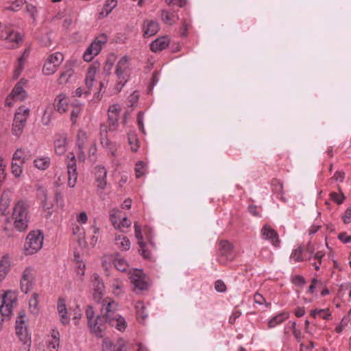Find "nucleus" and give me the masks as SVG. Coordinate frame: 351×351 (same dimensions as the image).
I'll return each instance as SVG.
<instances>
[{
    "mask_svg": "<svg viewBox=\"0 0 351 351\" xmlns=\"http://www.w3.org/2000/svg\"><path fill=\"white\" fill-rule=\"evenodd\" d=\"M102 312L106 316L108 324L119 331H124L127 324L123 317L117 313V304L111 298L102 300Z\"/></svg>",
    "mask_w": 351,
    "mask_h": 351,
    "instance_id": "nucleus-1",
    "label": "nucleus"
},
{
    "mask_svg": "<svg viewBox=\"0 0 351 351\" xmlns=\"http://www.w3.org/2000/svg\"><path fill=\"white\" fill-rule=\"evenodd\" d=\"M12 218L14 227L18 231L26 230L29 221L28 204L23 200L19 201L13 208Z\"/></svg>",
    "mask_w": 351,
    "mask_h": 351,
    "instance_id": "nucleus-2",
    "label": "nucleus"
},
{
    "mask_svg": "<svg viewBox=\"0 0 351 351\" xmlns=\"http://www.w3.org/2000/svg\"><path fill=\"white\" fill-rule=\"evenodd\" d=\"M16 334L19 337L21 342L27 348L31 346V336L29 334L27 329V319L25 312L21 311L19 313L15 322ZM29 351V349L27 350Z\"/></svg>",
    "mask_w": 351,
    "mask_h": 351,
    "instance_id": "nucleus-3",
    "label": "nucleus"
},
{
    "mask_svg": "<svg viewBox=\"0 0 351 351\" xmlns=\"http://www.w3.org/2000/svg\"><path fill=\"white\" fill-rule=\"evenodd\" d=\"M43 235L40 230L29 232L24 245L25 254L32 255L38 252L43 247Z\"/></svg>",
    "mask_w": 351,
    "mask_h": 351,
    "instance_id": "nucleus-4",
    "label": "nucleus"
},
{
    "mask_svg": "<svg viewBox=\"0 0 351 351\" xmlns=\"http://www.w3.org/2000/svg\"><path fill=\"white\" fill-rule=\"evenodd\" d=\"M29 115V109L24 106L16 110L12 123V134L19 137L23 132L27 119Z\"/></svg>",
    "mask_w": 351,
    "mask_h": 351,
    "instance_id": "nucleus-5",
    "label": "nucleus"
},
{
    "mask_svg": "<svg viewBox=\"0 0 351 351\" xmlns=\"http://www.w3.org/2000/svg\"><path fill=\"white\" fill-rule=\"evenodd\" d=\"M106 42L107 36L104 34H102L95 38L84 52L83 56L84 60L86 62L91 61L93 58L100 52L102 47L106 43Z\"/></svg>",
    "mask_w": 351,
    "mask_h": 351,
    "instance_id": "nucleus-6",
    "label": "nucleus"
},
{
    "mask_svg": "<svg viewBox=\"0 0 351 351\" xmlns=\"http://www.w3.org/2000/svg\"><path fill=\"white\" fill-rule=\"evenodd\" d=\"M67 174H68V186L71 188H73L77 180V165L76 158L75 154L73 152H69L67 154L66 159Z\"/></svg>",
    "mask_w": 351,
    "mask_h": 351,
    "instance_id": "nucleus-7",
    "label": "nucleus"
},
{
    "mask_svg": "<svg viewBox=\"0 0 351 351\" xmlns=\"http://www.w3.org/2000/svg\"><path fill=\"white\" fill-rule=\"evenodd\" d=\"M64 60L62 53L57 52L50 55L47 59L43 68V72L46 75L54 73Z\"/></svg>",
    "mask_w": 351,
    "mask_h": 351,
    "instance_id": "nucleus-8",
    "label": "nucleus"
},
{
    "mask_svg": "<svg viewBox=\"0 0 351 351\" xmlns=\"http://www.w3.org/2000/svg\"><path fill=\"white\" fill-rule=\"evenodd\" d=\"M129 60L130 58L128 56H124L117 64L115 74L119 79V82L116 86V90L117 92H119L121 90L127 81L125 72L128 69V63Z\"/></svg>",
    "mask_w": 351,
    "mask_h": 351,
    "instance_id": "nucleus-9",
    "label": "nucleus"
},
{
    "mask_svg": "<svg viewBox=\"0 0 351 351\" xmlns=\"http://www.w3.org/2000/svg\"><path fill=\"white\" fill-rule=\"evenodd\" d=\"M100 302L101 314L97 315L93 320L89 321L88 325L91 332L94 333L97 337H102L105 325L106 323H108V320H107L106 316L102 312V300Z\"/></svg>",
    "mask_w": 351,
    "mask_h": 351,
    "instance_id": "nucleus-10",
    "label": "nucleus"
},
{
    "mask_svg": "<svg viewBox=\"0 0 351 351\" xmlns=\"http://www.w3.org/2000/svg\"><path fill=\"white\" fill-rule=\"evenodd\" d=\"M108 127L106 125H101L100 127V143L108 152V155L115 158L117 156V145L111 142L107 137Z\"/></svg>",
    "mask_w": 351,
    "mask_h": 351,
    "instance_id": "nucleus-11",
    "label": "nucleus"
},
{
    "mask_svg": "<svg viewBox=\"0 0 351 351\" xmlns=\"http://www.w3.org/2000/svg\"><path fill=\"white\" fill-rule=\"evenodd\" d=\"M146 278V276L139 270L136 271L131 275L130 282L133 286L132 289L134 292L139 293L142 291L148 289L149 285Z\"/></svg>",
    "mask_w": 351,
    "mask_h": 351,
    "instance_id": "nucleus-12",
    "label": "nucleus"
},
{
    "mask_svg": "<svg viewBox=\"0 0 351 351\" xmlns=\"http://www.w3.org/2000/svg\"><path fill=\"white\" fill-rule=\"evenodd\" d=\"M16 302V293L11 291H6L2 297V304L0 306L1 311L3 312L4 315H12Z\"/></svg>",
    "mask_w": 351,
    "mask_h": 351,
    "instance_id": "nucleus-13",
    "label": "nucleus"
},
{
    "mask_svg": "<svg viewBox=\"0 0 351 351\" xmlns=\"http://www.w3.org/2000/svg\"><path fill=\"white\" fill-rule=\"evenodd\" d=\"M34 282V274L31 267L26 268L22 274L21 280V289L27 293L32 288Z\"/></svg>",
    "mask_w": 351,
    "mask_h": 351,
    "instance_id": "nucleus-14",
    "label": "nucleus"
},
{
    "mask_svg": "<svg viewBox=\"0 0 351 351\" xmlns=\"http://www.w3.org/2000/svg\"><path fill=\"white\" fill-rule=\"evenodd\" d=\"M120 210L113 208L110 213V220L115 228L123 229L129 228L131 226L130 221L125 217L121 219L119 216Z\"/></svg>",
    "mask_w": 351,
    "mask_h": 351,
    "instance_id": "nucleus-15",
    "label": "nucleus"
},
{
    "mask_svg": "<svg viewBox=\"0 0 351 351\" xmlns=\"http://www.w3.org/2000/svg\"><path fill=\"white\" fill-rule=\"evenodd\" d=\"M24 84L25 83L23 82L22 80H21L15 85L12 93L6 99L5 104L7 106H11L12 105V103L10 101L11 99H14V100L16 101H22L25 98L26 93L23 89Z\"/></svg>",
    "mask_w": 351,
    "mask_h": 351,
    "instance_id": "nucleus-16",
    "label": "nucleus"
},
{
    "mask_svg": "<svg viewBox=\"0 0 351 351\" xmlns=\"http://www.w3.org/2000/svg\"><path fill=\"white\" fill-rule=\"evenodd\" d=\"M261 235L263 239L268 240L275 247H279L280 239L277 232L269 226H264L261 230Z\"/></svg>",
    "mask_w": 351,
    "mask_h": 351,
    "instance_id": "nucleus-17",
    "label": "nucleus"
},
{
    "mask_svg": "<svg viewBox=\"0 0 351 351\" xmlns=\"http://www.w3.org/2000/svg\"><path fill=\"white\" fill-rule=\"evenodd\" d=\"M95 182L99 189L104 190L107 184V171L103 166H97L95 169Z\"/></svg>",
    "mask_w": 351,
    "mask_h": 351,
    "instance_id": "nucleus-18",
    "label": "nucleus"
},
{
    "mask_svg": "<svg viewBox=\"0 0 351 351\" xmlns=\"http://www.w3.org/2000/svg\"><path fill=\"white\" fill-rule=\"evenodd\" d=\"M69 97L63 93L59 94L54 100L53 109L60 114L64 113L69 107Z\"/></svg>",
    "mask_w": 351,
    "mask_h": 351,
    "instance_id": "nucleus-19",
    "label": "nucleus"
},
{
    "mask_svg": "<svg viewBox=\"0 0 351 351\" xmlns=\"http://www.w3.org/2000/svg\"><path fill=\"white\" fill-rule=\"evenodd\" d=\"M93 285L95 290L94 298L96 301L99 302L104 291V285L99 276L96 274H94L93 276Z\"/></svg>",
    "mask_w": 351,
    "mask_h": 351,
    "instance_id": "nucleus-20",
    "label": "nucleus"
},
{
    "mask_svg": "<svg viewBox=\"0 0 351 351\" xmlns=\"http://www.w3.org/2000/svg\"><path fill=\"white\" fill-rule=\"evenodd\" d=\"M57 310L60 317V320L63 325H68L70 322V318L67 315V309L65 304V300L60 298L57 304Z\"/></svg>",
    "mask_w": 351,
    "mask_h": 351,
    "instance_id": "nucleus-21",
    "label": "nucleus"
},
{
    "mask_svg": "<svg viewBox=\"0 0 351 351\" xmlns=\"http://www.w3.org/2000/svg\"><path fill=\"white\" fill-rule=\"evenodd\" d=\"M159 30V24L155 21H145L143 25V35L145 37L154 36Z\"/></svg>",
    "mask_w": 351,
    "mask_h": 351,
    "instance_id": "nucleus-22",
    "label": "nucleus"
},
{
    "mask_svg": "<svg viewBox=\"0 0 351 351\" xmlns=\"http://www.w3.org/2000/svg\"><path fill=\"white\" fill-rule=\"evenodd\" d=\"M97 72V68L91 66L88 69L86 77L85 79V95H88L90 93V90L93 86L95 76Z\"/></svg>",
    "mask_w": 351,
    "mask_h": 351,
    "instance_id": "nucleus-23",
    "label": "nucleus"
},
{
    "mask_svg": "<svg viewBox=\"0 0 351 351\" xmlns=\"http://www.w3.org/2000/svg\"><path fill=\"white\" fill-rule=\"evenodd\" d=\"M73 234L77 237V242L82 247H86L88 245V242L85 238V231L82 226L77 224L73 225Z\"/></svg>",
    "mask_w": 351,
    "mask_h": 351,
    "instance_id": "nucleus-24",
    "label": "nucleus"
},
{
    "mask_svg": "<svg viewBox=\"0 0 351 351\" xmlns=\"http://www.w3.org/2000/svg\"><path fill=\"white\" fill-rule=\"evenodd\" d=\"M51 158L47 156H38L34 160V166L40 171L47 170L51 165Z\"/></svg>",
    "mask_w": 351,
    "mask_h": 351,
    "instance_id": "nucleus-25",
    "label": "nucleus"
},
{
    "mask_svg": "<svg viewBox=\"0 0 351 351\" xmlns=\"http://www.w3.org/2000/svg\"><path fill=\"white\" fill-rule=\"evenodd\" d=\"M169 44L167 37H160L154 40L150 45V49L153 52H158L166 49Z\"/></svg>",
    "mask_w": 351,
    "mask_h": 351,
    "instance_id": "nucleus-26",
    "label": "nucleus"
},
{
    "mask_svg": "<svg viewBox=\"0 0 351 351\" xmlns=\"http://www.w3.org/2000/svg\"><path fill=\"white\" fill-rule=\"evenodd\" d=\"M115 245L121 251H128L130 248L129 239L123 234H117L114 237Z\"/></svg>",
    "mask_w": 351,
    "mask_h": 351,
    "instance_id": "nucleus-27",
    "label": "nucleus"
},
{
    "mask_svg": "<svg viewBox=\"0 0 351 351\" xmlns=\"http://www.w3.org/2000/svg\"><path fill=\"white\" fill-rule=\"evenodd\" d=\"M66 138L61 136L54 141L55 152L57 155L61 156L66 151Z\"/></svg>",
    "mask_w": 351,
    "mask_h": 351,
    "instance_id": "nucleus-28",
    "label": "nucleus"
},
{
    "mask_svg": "<svg viewBox=\"0 0 351 351\" xmlns=\"http://www.w3.org/2000/svg\"><path fill=\"white\" fill-rule=\"evenodd\" d=\"M289 317V314L287 312L280 313L276 316L273 317L268 322V326L270 328L276 327L277 325L280 324Z\"/></svg>",
    "mask_w": 351,
    "mask_h": 351,
    "instance_id": "nucleus-29",
    "label": "nucleus"
},
{
    "mask_svg": "<svg viewBox=\"0 0 351 351\" xmlns=\"http://www.w3.org/2000/svg\"><path fill=\"white\" fill-rule=\"evenodd\" d=\"M60 344V333L56 330H52L51 339L48 342V348L50 351H57Z\"/></svg>",
    "mask_w": 351,
    "mask_h": 351,
    "instance_id": "nucleus-30",
    "label": "nucleus"
},
{
    "mask_svg": "<svg viewBox=\"0 0 351 351\" xmlns=\"http://www.w3.org/2000/svg\"><path fill=\"white\" fill-rule=\"evenodd\" d=\"M234 254L232 250L219 251L217 261L220 264L226 265L234 259Z\"/></svg>",
    "mask_w": 351,
    "mask_h": 351,
    "instance_id": "nucleus-31",
    "label": "nucleus"
},
{
    "mask_svg": "<svg viewBox=\"0 0 351 351\" xmlns=\"http://www.w3.org/2000/svg\"><path fill=\"white\" fill-rule=\"evenodd\" d=\"M117 0H107L106 1L104 7L101 11L99 13V15L102 17H106L112 10L117 6Z\"/></svg>",
    "mask_w": 351,
    "mask_h": 351,
    "instance_id": "nucleus-32",
    "label": "nucleus"
},
{
    "mask_svg": "<svg viewBox=\"0 0 351 351\" xmlns=\"http://www.w3.org/2000/svg\"><path fill=\"white\" fill-rule=\"evenodd\" d=\"M53 107L51 105H48L46 107L41 119V121L43 125H48L50 123L51 121L53 119Z\"/></svg>",
    "mask_w": 351,
    "mask_h": 351,
    "instance_id": "nucleus-33",
    "label": "nucleus"
},
{
    "mask_svg": "<svg viewBox=\"0 0 351 351\" xmlns=\"http://www.w3.org/2000/svg\"><path fill=\"white\" fill-rule=\"evenodd\" d=\"M128 138L131 150L134 152H137L139 147V141L136 134L133 131L128 132Z\"/></svg>",
    "mask_w": 351,
    "mask_h": 351,
    "instance_id": "nucleus-34",
    "label": "nucleus"
},
{
    "mask_svg": "<svg viewBox=\"0 0 351 351\" xmlns=\"http://www.w3.org/2000/svg\"><path fill=\"white\" fill-rule=\"evenodd\" d=\"M113 264L116 269L120 271H125L128 268V264L126 260L119 255H117L114 258Z\"/></svg>",
    "mask_w": 351,
    "mask_h": 351,
    "instance_id": "nucleus-35",
    "label": "nucleus"
},
{
    "mask_svg": "<svg viewBox=\"0 0 351 351\" xmlns=\"http://www.w3.org/2000/svg\"><path fill=\"white\" fill-rule=\"evenodd\" d=\"M162 20L167 25H171L176 23V20L178 19V16L175 13H170L167 10L162 11Z\"/></svg>",
    "mask_w": 351,
    "mask_h": 351,
    "instance_id": "nucleus-36",
    "label": "nucleus"
},
{
    "mask_svg": "<svg viewBox=\"0 0 351 351\" xmlns=\"http://www.w3.org/2000/svg\"><path fill=\"white\" fill-rule=\"evenodd\" d=\"M10 268V262L8 258L3 256L0 261V281L7 275Z\"/></svg>",
    "mask_w": 351,
    "mask_h": 351,
    "instance_id": "nucleus-37",
    "label": "nucleus"
},
{
    "mask_svg": "<svg viewBox=\"0 0 351 351\" xmlns=\"http://www.w3.org/2000/svg\"><path fill=\"white\" fill-rule=\"evenodd\" d=\"M135 308L136 310V316L138 319H141V320H145L148 315L146 313V308L141 301H138L135 304Z\"/></svg>",
    "mask_w": 351,
    "mask_h": 351,
    "instance_id": "nucleus-38",
    "label": "nucleus"
},
{
    "mask_svg": "<svg viewBox=\"0 0 351 351\" xmlns=\"http://www.w3.org/2000/svg\"><path fill=\"white\" fill-rule=\"evenodd\" d=\"M132 348V344L123 339H119L114 347V351H131Z\"/></svg>",
    "mask_w": 351,
    "mask_h": 351,
    "instance_id": "nucleus-39",
    "label": "nucleus"
},
{
    "mask_svg": "<svg viewBox=\"0 0 351 351\" xmlns=\"http://www.w3.org/2000/svg\"><path fill=\"white\" fill-rule=\"evenodd\" d=\"M21 40V35L18 32L12 30L5 41L9 44V47H14Z\"/></svg>",
    "mask_w": 351,
    "mask_h": 351,
    "instance_id": "nucleus-40",
    "label": "nucleus"
},
{
    "mask_svg": "<svg viewBox=\"0 0 351 351\" xmlns=\"http://www.w3.org/2000/svg\"><path fill=\"white\" fill-rule=\"evenodd\" d=\"M28 159L29 157L25 154V151L22 149H18L13 155L12 160L14 162L19 161L21 164H23Z\"/></svg>",
    "mask_w": 351,
    "mask_h": 351,
    "instance_id": "nucleus-41",
    "label": "nucleus"
},
{
    "mask_svg": "<svg viewBox=\"0 0 351 351\" xmlns=\"http://www.w3.org/2000/svg\"><path fill=\"white\" fill-rule=\"evenodd\" d=\"M138 245L140 247L139 252L143 258L147 260H152V254L148 249L147 243H145L143 241H141Z\"/></svg>",
    "mask_w": 351,
    "mask_h": 351,
    "instance_id": "nucleus-42",
    "label": "nucleus"
},
{
    "mask_svg": "<svg viewBox=\"0 0 351 351\" xmlns=\"http://www.w3.org/2000/svg\"><path fill=\"white\" fill-rule=\"evenodd\" d=\"M29 51L28 49H25L23 52V55L18 59V66L14 71V75L17 77L20 75L21 71L23 70V65L26 59V58L29 56Z\"/></svg>",
    "mask_w": 351,
    "mask_h": 351,
    "instance_id": "nucleus-43",
    "label": "nucleus"
},
{
    "mask_svg": "<svg viewBox=\"0 0 351 351\" xmlns=\"http://www.w3.org/2000/svg\"><path fill=\"white\" fill-rule=\"evenodd\" d=\"M112 291L115 295H120L123 293V282L119 279H114L112 283Z\"/></svg>",
    "mask_w": 351,
    "mask_h": 351,
    "instance_id": "nucleus-44",
    "label": "nucleus"
},
{
    "mask_svg": "<svg viewBox=\"0 0 351 351\" xmlns=\"http://www.w3.org/2000/svg\"><path fill=\"white\" fill-rule=\"evenodd\" d=\"M13 29L7 25H0V39L6 40Z\"/></svg>",
    "mask_w": 351,
    "mask_h": 351,
    "instance_id": "nucleus-45",
    "label": "nucleus"
},
{
    "mask_svg": "<svg viewBox=\"0 0 351 351\" xmlns=\"http://www.w3.org/2000/svg\"><path fill=\"white\" fill-rule=\"evenodd\" d=\"M87 139L86 132L84 130H79L77 133V146L80 149H82Z\"/></svg>",
    "mask_w": 351,
    "mask_h": 351,
    "instance_id": "nucleus-46",
    "label": "nucleus"
},
{
    "mask_svg": "<svg viewBox=\"0 0 351 351\" xmlns=\"http://www.w3.org/2000/svg\"><path fill=\"white\" fill-rule=\"evenodd\" d=\"M290 259L294 262L302 261L304 260L302 249L301 247H298L294 250L291 254Z\"/></svg>",
    "mask_w": 351,
    "mask_h": 351,
    "instance_id": "nucleus-47",
    "label": "nucleus"
},
{
    "mask_svg": "<svg viewBox=\"0 0 351 351\" xmlns=\"http://www.w3.org/2000/svg\"><path fill=\"white\" fill-rule=\"evenodd\" d=\"M73 74V71L71 69H68L65 72L62 73L59 79L58 82L60 84H66L69 82V79L71 77V76Z\"/></svg>",
    "mask_w": 351,
    "mask_h": 351,
    "instance_id": "nucleus-48",
    "label": "nucleus"
},
{
    "mask_svg": "<svg viewBox=\"0 0 351 351\" xmlns=\"http://www.w3.org/2000/svg\"><path fill=\"white\" fill-rule=\"evenodd\" d=\"M25 0H15L12 2V5L6 8V9L13 12H17L21 9L22 6L25 5Z\"/></svg>",
    "mask_w": 351,
    "mask_h": 351,
    "instance_id": "nucleus-49",
    "label": "nucleus"
},
{
    "mask_svg": "<svg viewBox=\"0 0 351 351\" xmlns=\"http://www.w3.org/2000/svg\"><path fill=\"white\" fill-rule=\"evenodd\" d=\"M119 115L117 114L108 113L109 130H114L118 123Z\"/></svg>",
    "mask_w": 351,
    "mask_h": 351,
    "instance_id": "nucleus-50",
    "label": "nucleus"
},
{
    "mask_svg": "<svg viewBox=\"0 0 351 351\" xmlns=\"http://www.w3.org/2000/svg\"><path fill=\"white\" fill-rule=\"evenodd\" d=\"M22 165L21 162L17 163V162L14 161L12 162V172L16 178L19 177L23 172Z\"/></svg>",
    "mask_w": 351,
    "mask_h": 351,
    "instance_id": "nucleus-51",
    "label": "nucleus"
},
{
    "mask_svg": "<svg viewBox=\"0 0 351 351\" xmlns=\"http://www.w3.org/2000/svg\"><path fill=\"white\" fill-rule=\"evenodd\" d=\"M113 344L112 341L108 339H105L102 343V351H114V347L117 345Z\"/></svg>",
    "mask_w": 351,
    "mask_h": 351,
    "instance_id": "nucleus-52",
    "label": "nucleus"
},
{
    "mask_svg": "<svg viewBox=\"0 0 351 351\" xmlns=\"http://www.w3.org/2000/svg\"><path fill=\"white\" fill-rule=\"evenodd\" d=\"M91 230L94 234L90 238L89 245H91L92 247H94L96 245L98 240V237L95 234H97L99 232V228L96 226L93 225L91 226Z\"/></svg>",
    "mask_w": 351,
    "mask_h": 351,
    "instance_id": "nucleus-53",
    "label": "nucleus"
},
{
    "mask_svg": "<svg viewBox=\"0 0 351 351\" xmlns=\"http://www.w3.org/2000/svg\"><path fill=\"white\" fill-rule=\"evenodd\" d=\"M145 163L143 161H138L136 164L135 171L137 178L141 177L145 173Z\"/></svg>",
    "mask_w": 351,
    "mask_h": 351,
    "instance_id": "nucleus-54",
    "label": "nucleus"
},
{
    "mask_svg": "<svg viewBox=\"0 0 351 351\" xmlns=\"http://www.w3.org/2000/svg\"><path fill=\"white\" fill-rule=\"evenodd\" d=\"M349 321H350V319H349L348 316L343 317V319H341V322L339 323V324L336 326L335 331L337 333L341 332L343 330V329L346 327V326L348 325Z\"/></svg>",
    "mask_w": 351,
    "mask_h": 351,
    "instance_id": "nucleus-55",
    "label": "nucleus"
},
{
    "mask_svg": "<svg viewBox=\"0 0 351 351\" xmlns=\"http://www.w3.org/2000/svg\"><path fill=\"white\" fill-rule=\"evenodd\" d=\"M81 112V107L80 106H74L73 107L72 111L71 112V120L73 123H75L77 121V117H79Z\"/></svg>",
    "mask_w": 351,
    "mask_h": 351,
    "instance_id": "nucleus-56",
    "label": "nucleus"
},
{
    "mask_svg": "<svg viewBox=\"0 0 351 351\" xmlns=\"http://www.w3.org/2000/svg\"><path fill=\"white\" fill-rule=\"evenodd\" d=\"M25 10L28 13L33 20L36 19V14L37 13V9L35 5L28 3L26 5Z\"/></svg>",
    "mask_w": 351,
    "mask_h": 351,
    "instance_id": "nucleus-57",
    "label": "nucleus"
},
{
    "mask_svg": "<svg viewBox=\"0 0 351 351\" xmlns=\"http://www.w3.org/2000/svg\"><path fill=\"white\" fill-rule=\"evenodd\" d=\"M330 196L331 199L337 203L338 204H341L343 202V199H345V196L343 193L339 195L335 192H332L330 194Z\"/></svg>",
    "mask_w": 351,
    "mask_h": 351,
    "instance_id": "nucleus-58",
    "label": "nucleus"
},
{
    "mask_svg": "<svg viewBox=\"0 0 351 351\" xmlns=\"http://www.w3.org/2000/svg\"><path fill=\"white\" fill-rule=\"evenodd\" d=\"M134 234L135 237L138 239V244H139L141 241H143V234L141 227L137 222L134 223Z\"/></svg>",
    "mask_w": 351,
    "mask_h": 351,
    "instance_id": "nucleus-59",
    "label": "nucleus"
},
{
    "mask_svg": "<svg viewBox=\"0 0 351 351\" xmlns=\"http://www.w3.org/2000/svg\"><path fill=\"white\" fill-rule=\"evenodd\" d=\"M292 282L296 286L302 287L306 283V280L302 276L297 275L292 278Z\"/></svg>",
    "mask_w": 351,
    "mask_h": 351,
    "instance_id": "nucleus-60",
    "label": "nucleus"
},
{
    "mask_svg": "<svg viewBox=\"0 0 351 351\" xmlns=\"http://www.w3.org/2000/svg\"><path fill=\"white\" fill-rule=\"evenodd\" d=\"M272 184L274 186V192L277 193L278 195L282 194L283 190L282 184L278 180H274Z\"/></svg>",
    "mask_w": 351,
    "mask_h": 351,
    "instance_id": "nucleus-61",
    "label": "nucleus"
},
{
    "mask_svg": "<svg viewBox=\"0 0 351 351\" xmlns=\"http://www.w3.org/2000/svg\"><path fill=\"white\" fill-rule=\"evenodd\" d=\"M215 289L218 292H224L226 290V286L221 280H218L215 283Z\"/></svg>",
    "mask_w": 351,
    "mask_h": 351,
    "instance_id": "nucleus-62",
    "label": "nucleus"
},
{
    "mask_svg": "<svg viewBox=\"0 0 351 351\" xmlns=\"http://www.w3.org/2000/svg\"><path fill=\"white\" fill-rule=\"evenodd\" d=\"M233 246L228 241H221L220 242L219 251H229L232 250Z\"/></svg>",
    "mask_w": 351,
    "mask_h": 351,
    "instance_id": "nucleus-63",
    "label": "nucleus"
},
{
    "mask_svg": "<svg viewBox=\"0 0 351 351\" xmlns=\"http://www.w3.org/2000/svg\"><path fill=\"white\" fill-rule=\"evenodd\" d=\"M342 219L345 223H350L351 222V206L346 209Z\"/></svg>",
    "mask_w": 351,
    "mask_h": 351,
    "instance_id": "nucleus-64",
    "label": "nucleus"
}]
</instances>
